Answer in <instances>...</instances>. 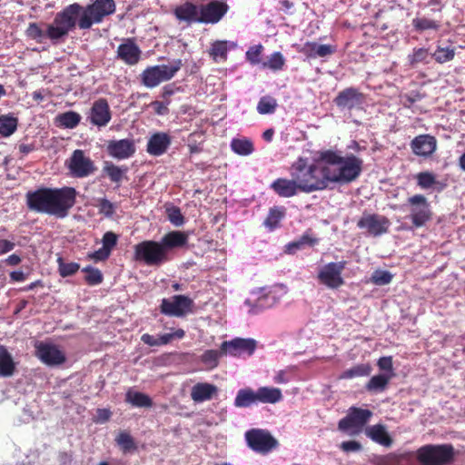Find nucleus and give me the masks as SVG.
<instances>
[{"mask_svg":"<svg viewBox=\"0 0 465 465\" xmlns=\"http://www.w3.org/2000/svg\"><path fill=\"white\" fill-rule=\"evenodd\" d=\"M262 50L263 46L262 45L251 46L246 52V59L253 65L261 64Z\"/></svg>","mask_w":465,"mask_h":465,"instance_id":"53","label":"nucleus"},{"mask_svg":"<svg viewBox=\"0 0 465 465\" xmlns=\"http://www.w3.org/2000/svg\"><path fill=\"white\" fill-rule=\"evenodd\" d=\"M285 65V58L281 52H274L270 55L267 61L262 63V68H268L272 71H281Z\"/></svg>","mask_w":465,"mask_h":465,"instance_id":"40","label":"nucleus"},{"mask_svg":"<svg viewBox=\"0 0 465 465\" xmlns=\"http://www.w3.org/2000/svg\"><path fill=\"white\" fill-rule=\"evenodd\" d=\"M56 123L64 128H75L81 121V115L74 111H68L56 116Z\"/></svg>","mask_w":465,"mask_h":465,"instance_id":"33","label":"nucleus"},{"mask_svg":"<svg viewBox=\"0 0 465 465\" xmlns=\"http://www.w3.org/2000/svg\"><path fill=\"white\" fill-rule=\"evenodd\" d=\"M430 54L427 48H414L412 53L408 55V62L411 67H415L418 64H428Z\"/></svg>","mask_w":465,"mask_h":465,"instance_id":"39","label":"nucleus"},{"mask_svg":"<svg viewBox=\"0 0 465 465\" xmlns=\"http://www.w3.org/2000/svg\"><path fill=\"white\" fill-rule=\"evenodd\" d=\"M340 449L344 452H357L361 450L362 446L357 440L342 441L340 445Z\"/></svg>","mask_w":465,"mask_h":465,"instance_id":"60","label":"nucleus"},{"mask_svg":"<svg viewBox=\"0 0 465 465\" xmlns=\"http://www.w3.org/2000/svg\"><path fill=\"white\" fill-rule=\"evenodd\" d=\"M142 50L136 45L134 38H126L119 45L116 51V57L125 64L133 66L141 60Z\"/></svg>","mask_w":465,"mask_h":465,"instance_id":"20","label":"nucleus"},{"mask_svg":"<svg viewBox=\"0 0 465 465\" xmlns=\"http://www.w3.org/2000/svg\"><path fill=\"white\" fill-rule=\"evenodd\" d=\"M67 167L70 173L76 178H84L95 171L94 162L84 155L83 150H74L68 160Z\"/></svg>","mask_w":465,"mask_h":465,"instance_id":"15","label":"nucleus"},{"mask_svg":"<svg viewBox=\"0 0 465 465\" xmlns=\"http://www.w3.org/2000/svg\"><path fill=\"white\" fill-rule=\"evenodd\" d=\"M231 148L233 153L246 156L254 151L253 143L247 138H234L231 142Z\"/></svg>","mask_w":465,"mask_h":465,"instance_id":"32","label":"nucleus"},{"mask_svg":"<svg viewBox=\"0 0 465 465\" xmlns=\"http://www.w3.org/2000/svg\"><path fill=\"white\" fill-rule=\"evenodd\" d=\"M126 401L135 407L150 408L153 406L152 399L148 395L139 391L127 392Z\"/></svg>","mask_w":465,"mask_h":465,"instance_id":"38","label":"nucleus"},{"mask_svg":"<svg viewBox=\"0 0 465 465\" xmlns=\"http://www.w3.org/2000/svg\"><path fill=\"white\" fill-rule=\"evenodd\" d=\"M181 59L174 60L171 64L149 66L141 74L142 84L147 88H153L163 82L171 80L182 68Z\"/></svg>","mask_w":465,"mask_h":465,"instance_id":"7","label":"nucleus"},{"mask_svg":"<svg viewBox=\"0 0 465 465\" xmlns=\"http://www.w3.org/2000/svg\"><path fill=\"white\" fill-rule=\"evenodd\" d=\"M346 265V261L325 264L318 272L317 278L319 282L330 289L340 288L344 284L341 274Z\"/></svg>","mask_w":465,"mask_h":465,"instance_id":"11","label":"nucleus"},{"mask_svg":"<svg viewBox=\"0 0 465 465\" xmlns=\"http://www.w3.org/2000/svg\"><path fill=\"white\" fill-rule=\"evenodd\" d=\"M365 434L372 441L384 446L390 447L392 444V439L388 433L386 427L382 424H375L365 429Z\"/></svg>","mask_w":465,"mask_h":465,"instance_id":"27","label":"nucleus"},{"mask_svg":"<svg viewBox=\"0 0 465 465\" xmlns=\"http://www.w3.org/2000/svg\"><path fill=\"white\" fill-rule=\"evenodd\" d=\"M25 35L28 38L35 40L38 43H42L44 38L46 37V30L44 31L40 25L35 23H30L25 30Z\"/></svg>","mask_w":465,"mask_h":465,"instance_id":"49","label":"nucleus"},{"mask_svg":"<svg viewBox=\"0 0 465 465\" xmlns=\"http://www.w3.org/2000/svg\"><path fill=\"white\" fill-rule=\"evenodd\" d=\"M256 345V341L253 339L235 338L229 341H223L221 345V351L223 353L233 357L251 356L253 354Z\"/></svg>","mask_w":465,"mask_h":465,"instance_id":"17","label":"nucleus"},{"mask_svg":"<svg viewBox=\"0 0 465 465\" xmlns=\"http://www.w3.org/2000/svg\"><path fill=\"white\" fill-rule=\"evenodd\" d=\"M193 301L184 295H174L172 299H163L161 312L175 317H183L193 311Z\"/></svg>","mask_w":465,"mask_h":465,"instance_id":"13","label":"nucleus"},{"mask_svg":"<svg viewBox=\"0 0 465 465\" xmlns=\"http://www.w3.org/2000/svg\"><path fill=\"white\" fill-rule=\"evenodd\" d=\"M257 401L261 403L274 404L282 399V391L274 387H260L256 391Z\"/></svg>","mask_w":465,"mask_h":465,"instance_id":"29","label":"nucleus"},{"mask_svg":"<svg viewBox=\"0 0 465 465\" xmlns=\"http://www.w3.org/2000/svg\"><path fill=\"white\" fill-rule=\"evenodd\" d=\"M83 272L86 273L84 281L88 285L94 286L103 282L104 276L99 269L87 266L83 269Z\"/></svg>","mask_w":465,"mask_h":465,"instance_id":"48","label":"nucleus"},{"mask_svg":"<svg viewBox=\"0 0 465 465\" xmlns=\"http://www.w3.org/2000/svg\"><path fill=\"white\" fill-rule=\"evenodd\" d=\"M185 331L183 329H177L172 333H164L158 337L159 346L170 343L174 338L183 339Z\"/></svg>","mask_w":465,"mask_h":465,"instance_id":"58","label":"nucleus"},{"mask_svg":"<svg viewBox=\"0 0 465 465\" xmlns=\"http://www.w3.org/2000/svg\"><path fill=\"white\" fill-rule=\"evenodd\" d=\"M134 259L148 266H161L170 261L169 254L164 252L161 242L146 240L134 246Z\"/></svg>","mask_w":465,"mask_h":465,"instance_id":"6","label":"nucleus"},{"mask_svg":"<svg viewBox=\"0 0 465 465\" xmlns=\"http://www.w3.org/2000/svg\"><path fill=\"white\" fill-rule=\"evenodd\" d=\"M221 354H223L222 351L207 350L202 355V361L209 365L211 368H214L218 365Z\"/></svg>","mask_w":465,"mask_h":465,"instance_id":"52","label":"nucleus"},{"mask_svg":"<svg viewBox=\"0 0 465 465\" xmlns=\"http://www.w3.org/2000/svg\"><path fill=\"white\" fill-rule=\"evenodd\" d=\"M318 44L315 42H306L302 48V53L311 58L318 57L317 52Z\"/></svg>","mask_w":465,"mask_h":465,"instance_id":"62","label":"nucleus"},{"mask_svg":"<svg viewBox=\"0 0 465 465\" xmlns=\"http://www.w3.org/2000/svg\"><path fill=\"white\" fill-rule=\"evenodd\" d=\"M76 196L77 192L74 187L41 186L25 193V203L32 212L64 218L75 204Z\"/></svg>","mask_w":465,"mask_h":465,"instance_id":"2","label":"nucleus"},{"mask_svg":"<svg viewBox=\"0 0 465 465\" xmlns=\"http://www.w3.org/2000/svg\"><path fill=\"white\" fill-rule=\"evenodd\" d=\"M270 188L282 198H291L302 193L296 177L277 178L271 183Z\"/></svg>","mask_w":465,"mask_h":465,"instance_id":"23","label":"nucleus"},{"mask_svg":"<svg viewBox=\"0 0 465 465\" xmlns=\"http://www.w3.org/2000/svg\"><path fill=\"white\" fill-rule=\"evenodd\" d=\"M15 370V364L11 354L4 345H0V376L10 377Z\"/></svg>","mask_w":465,"mask_h":465,"instance_id":"31","label":"nucleus"},{"mask_svg":"<svg viewBox=\"0 0 465 465\" xmlns=\"http://www.w3.org/2000/svg\"><path fill=\"white\" fill-rule=\"evenodd\" d=\"M18 125V119L12 114L0 115V134L8 137L13 134Z\"/></svg>","mask_w":465,"mask_h":465,"instance_id":"34","label":"nucleus"},{"mask_svg":"<svg viewBox=\"0 0 465 465\" xmlns=\"http://www.w3.org/2000/svg\"><path fill=\"white\" fill-rule=\"evenodd\" d=\"M257 402L256 391L251 388L239 390L234 399V406L237 408H248Z\"/></svg>","mask_w":465,"mask_h":465,"instance_id":"30","label":"nucleus"},{"mask_svg":"<svg viewBox=\"0 0 465 465\" xmlns=\"http://www.w3.org/2000/svg\"><path fill=\"white\" fill-rule=\"evenodd\" d=\"M217 392V387L211 383L199 382L191 391V398L195 402L209 401Z\"/></svg>","mask_w":465,"mask_h":465,"instance_id":"28","label":"nucleus"},{"mask_svg":"<svg viewBox=\"0 0 465 465\" xmlns=\"http://www.w3.org/2000/svg\"><path fill=\"white\" fill-rule=\"evenodd\" d=\"M244 437L249 448L262 455L272 452L279 446L278 440L267 430L251 429L245 432Z\"/></svg>","mask_w":465,"mask_h":465,"instance_id":"8","label":"nucleus"},{"mask_svg":"<svg viewBox=\"0 0 465 465\" xmlns=\"http://www.w3.org/2000/svg\"><path fill=\"white\" fill-rule=\"evenodd\" d=\"M98 208L99 213L104 214L106 217H112L114 213V204L105 198L99 200Z\"/></svg>","mask_w":465,"mask_h":465,"instance_id":"59","label":"nucleus"},{"mask_svg":"<svg viewBox=\"0 0 465 465\" xmlns=\"http://www.w3.org/2000/svg\"><path fill=\"white\" fill-rule=\"evenodd\" d=\"M277 101L271 96H263L257 104V111L261 114H273L277 108Z\"/></svg>","mask_w":465,"mask_h":465,"instance_id":"45","label":"nucleus"},{"mask_svg":"<svg viewBox=\"0 0 465 465\" xmlns=\"http://www.w3.org/2000/svg\"><path fill=\"white\" fill-rule=\"evenodd\" d=\"M115 441L124 453L134 451L137 449L134 438L128 432H120Z\"/></svg>","mask_w":465,"mask_h":465,"instance_id":"42","label":"nucleus"},{"mask_svg":"<svg viewBox=\"0 0 465 465\" xmlns=\"http://www.w3.org/2000/svg\"><path fill=\"white\" fill-rule=\"evenodd\" d=\"M172 143L171 137L166 133H155L148 140L146 151L153 156H160L166 153Z\"/></svg>","mask_w":465,"mask_h":465,"instance_id":"24","label":"nucleus"},{"mask_svg":"<svg viewBox=\"0 0 465 465\" xmlns=\"http://www.w3.org/2000/svg\"><path fill=\"white\" fill-rule=\"evenodd\" d=\"M58 272L62 277H68L75 274L80 265L77 262H65L62 257L57 258Z\"/></svg>","mask_w":465,"mask_h":465,"instance_id":"46","label":"nucleus"},{"mask_svg":"<svg viewBox=\"0 0 465 465\" xmlns=\"http://www.w3.org/2000/svg\"><path fill=\"white\" fill-rule=\"evenodd\" d=\"M410 207V218L415 228L424 226L432 218V211L423 194H415L407 199Z\"/></svg>","mask_w":465,"mask_h":465,"instance_id":"9","label":"nucleus"},{"mask_svg":"<svg viewBox=\"0 0 465 465\" xmlns=\"http://www.w3.org/2000/svg\"><path fill=\"white\" fill-rule=\"evenodd\" d=\"M136 151L134 139L111 140L107 143V153L110 156L124 160L132 157Z\"/></svg>","mask_w":465,"mask_h":465,"instance_id":"21","label":"nucleus"},{"mask_svg":"<svg viewBox=\"0 0 465 465\" xmlns=\"http://www.w3.org/2000/svg\"><path fill=\"white\" fill-rule=\"evenodd\" d=\"M391 226L390 220L378 213H366L357 222V227L365 230L368 234L378 237L389 232Z\"/></svg>","mask_w":465,"mask_h":465,"instance_id":"12","label":"nucleus"},{"mask_svg":"<svg viewBox=\"0 0 465 465\" xmlns=\"http://www.w3.org/2000/svg\"><path fill=\"white\" fill-rule=\"evenodd\" d=\"M115 12L114 0H94V3L83 6L82 15L78 21L81 30L90 29L94 24L101 23L104 18Z\"/></svg>","mask_w":465,"mask_h":465,"instance_id":"5","label":"nucleus"},{"mask_svg":"<svg viewBox=\"0 0 465 465\" xmlns=\"http://www.w3.org/2000/svg\"><path fill=\"white\" fill-rule=\"evenodd\" d=\"M318 57H325L333 54L336 52V46L331 45H318Z\"/></svg>","mask_w":465,"mask_h":465,"instance_id":"63","label":"nucleus"},{"mask_svg":"<svg viewBox=\"0 0 465 465\" xmlns=\"http://www.w3.org/2000/svg\"><path fill=\"white\" fill-rule=\"evenodd\" d=\"M363 94L354 87H348L341 91L333 102L341 109L352 110L363 103Z\"/></svg>","mask_w":465,"mask_h":465,"instance_id":"22","label":"nucleus"},{"mask_svg":"<svg viewBox=\"0 0 465 465\" xmlns=\"http://www.w3.org/2000/svg\"><path fill=\"white\" fill-rule=\"evenodd\" d=\"M413 455L411 452L396 454V465H412Z\"/></svg>","mask_w":465,"mask_h":465,"instance_id":"64","label":"nucleus"},{"mask_svg":"<svg viewBox=\"0 0 465 465\" xmlns=\"http://www.w3.org/2000/svg\"><path fill=\"white\" fill-rule=\"evenodd\" d=\"M112 119L109 104L105 98L94 101L90 108L87 120L98 128L106 126Z\"/></svg>","mask_w":465,"mask_h":465,"instance_id":"18","label":"nucleus"},{"mask_svg":"<svg viewBox=\"0 0 465 465\" xmlns=\"http://www.w3.org/2000/svg\"><path fill=\"white\" fill-rule=\"evenodd\" d=\"M416 460L420 465H449L455 458L451 444H427L416 450Z\"/></svg>","mask_w":465,"mask_h":465,"instance_id":"4","label":"nucleus"},{"mask_svg":"<svg viewBox=\"0 0 465 465\" xmlns=\"http://www.w3.org/2000/svg\"><path fill=\"white\" fill-rule=\"evenodd\" d=\"M118 241V235L113 232H106L102 239L103 247L107 250L110 253L115 247Z\"/></svg>","mask_w":465,"mask_h":465,"instance_id":"57","label":"nucleus"},{"mask_svg":"<svg viewBox=\"0 0 465 465\" xmlns=\"http://www.w3.org/2000/svg\"><path fill=\"white\" fill-rule=\"evenodd\" d=\"M204 143V133L202 131L193 132L188 137V148L191 154L199 153L203 151Z\"/></svg>","mask_w":465,"mask_h":465,"instance_id":"41","label":"nucleus"},{"mask_svg":"<svg viewBox=\"0 0 465 465\" xmlns=\"http://www.w3.org/2000/svg\"><path fill=\"white\" fill-rule=\"evenodd\" d=\"M363 169V160L353 153L341 155L326 150L319 159L309 163L307 158L299 157L291 166V176L296 177L302 193L323 191L330 183L348 184L357 180Z\"/></svg>","mask_w":465,"mask_h":465,"instance_id":"1","label":"nucleus"},{"mask_svg":"<svg viewBox=\"0 0 465 465\" xmlns=\"http://www.w3.org/2000/svg\"><path fill=\"white\" fill-rule=\"evenodd\" d=\"M416 178L417 183L421 189H430L436 183L435 175L430 172L419 173Z\"/></svg>","mask_w":465,"mask_h":465,"instance_id":"50","label":"nucleus"},{"mask_svg":"<svg viewBox=\"0 0 465 465\" xmlns=\"http://www.w3.org/2000/svg\"><path fill=\"white\" fill-rule=\"evenodd\" d=\"M169 221L175 226H181L184 223V217L177 206H172L166 210Z\"/></svg>","mask_w":465,"mask_h":465,"instance_id":"55","label":"nucleus"},{"mask_svg":"<svg viewBox=\"0 0 465 465\" xmlns=\"http://www.w3.org/2000/svg\"><path fill=\"white\" fill-rule=\"evenodd\" d=\"M35 355L48 366L60 365L66 361L64 353L56 345L43 341L35 344Z\"/></svg>","mask_w":465,"mask_h":465,"instance_id":"16","label":"nucleus"},{"mask_svg":"<svg viewBox=\"0 0 465 465\" xmlns=\"http://www.w3.org/2000/svg\"><path fill=\"white\" fill-rule=\"evenodd\" d=\"M412 153L423 158H430L437 150V139L430 134H419L411 143Z\"/></svg>","mask_w":465,"mask_h":465,"instance_id":"19","label":"nucleus"},{"mask_svg":"<svg viewBox=\"0 0 465 465\" xmlns=\"http://www.w3.org/2000/svg\"><path fill=\"white\" fill-rule=\"evenodd\" d=\"M371 280L377 285H385L391 282L392 275L388 271H376Z\"/></svg>","mask_w":465,"mask_h":465,"instance_id":"56","label":"nucleus"},{"mask_svg":"<svg viewBox=\"0 0 465 465\" xmlns=\"http://www.w3.org/2000/svg\"><path fill=\"white\" fill-rule=\"evenodd\" d=\"M103 172L109 177L111 182L119 183L127 172V167H119L111 162H105Z\"/></svg>","mask_w":465,"mask_h":465,"instance_id":"35","label":"nucleus"},{"mask_svg":"<svg viewBox=\"0 0 465 465\" xmlns=\"http://www.w3.org/2000/svg\"><path fill=\"white\" fill-rule=\"evenodd\" d=\"M275 297L271 293H267L259 297L252 307V311L257 312L259 310L272 307L275 303Z\"/></svg>","mask_w":465,"mask_h":465,"instance_id":"54","label":"nucleus"},{"mask_svg":"<svg viewBox=\"0 0 465 465\" xmlns=\"http://www.w3.org/2000/svg\"><path fill=\"white\" fill-rule=\"evenodd\" d=\"M228 46L226 41H215L212 44L209 51L210 55L214 61L218 58L225 60L227 58Z\"/></svg>","mask_w":465,"mask_h":465,"instance_id":"47","label":"nucleus"},{"mask_svg":"<svg viewBox=\"0 0 465 465\" xmlns=\"http://www.w3.org/2000/svg\"><path fill=\"white\" fill-rule=\"evenodd\" d=\"M391 377L384 374H378L370 379L366 384L369 391H382L389 383Z\"/></svg>","mask_w":465,"mask_h":465,"instance_id":"43","label":"nucleus"},{"mask_svg":"<svg viewBox=\"0 0 465 465\" xmlns=\"http://www.w3.org/2000/svg\"><path fill=\"white\" fill-rule=\"evenodd\" d=\"M173 14L179 21L188 24L199 23V6L192 2H185L176 6Z\"/></svg>","mask_w":465,"mask_h":465,"instance_id":"26","label":"nucleus"},{"mask_svg":"<svg viewBox=\"0 0 465 465\" xmlns=\"http://www.w3.org/2000/svg\"><path fill=\"white\" fill-rule=\"evenodd\" d=\"M371 366L369 363L357 364L351 369L344 371L340 378L341 379H353L355 377H363L370 375Z\"/></svg>","mask_w":465,"mask_h":465,"instance_id":"37","label":"nucleus"},{"mask_svg":"<svg viewBox=\"0 0 465 465\" xmlns=\"http://www.w3.org/2000/svg\"><path fill=\"white\" fill-rule=\"evenodd\" d=\"M374 465H396V453L378 456L373 461Z\"/></svg>","mask_w":465,"mask_h":465,"instance_id":"61","label":"nucleus"},{"mask_svg":"<svg viewBox=\"0 0 465 465\" xmlns=\"http://www.w3.org/2000/svg\"><path fill=\"white\" fill-rule=\"evenodd\" d=\"M229 10L223 1L212 0L199 6V23L214 25L219 23Z\"/></svg>","mask_w":465,"mask_h":465,"instance_id":"14","label":"nucleus"},{"mask_svg":"<svg viewBox=\"0 0 465 465\" xmlns=\"http://www.w3.org/2000/svg\"><path fill=\"white\" fill-rule=\"evenodd\" d=\"M455 51L453 48L446 47H438L437 51L431 54L434 57L436 62L440 64H443L449 62L454 58Z\"/></svg>","mask_w":465,"mask_h":465,"instance_id":"51","label":"nucleus"},{"mask_svg":"<svg viewBox=\"0 0 465 465\" xmlns=\"http://www.w3.org/2000/svg\"><path fill=\"white\" fill-rule=\"evenodd\" d=\"M160 242L164 249V252L169 254L171 250L181 248L187 244L188 234L182 231H172L164 234Z\"/></svg>","mask_w":465,"mask_h":465,"instance_id":"25","label":"nucleus"},{"mask_svg":"<svg viewBox=\"0 0 465 465\" xmlns=\"http://www.w3.org/2000/svg\"><path fill=\"white\" fill-rule=\"evenodd\" d=\"M82 11L83 5L74 3L56 13L53 22L46 25V37L54 45L64 42L69 33L78 26Z\"/></svg>","mask_w":465,"mask_h":465,"instance_id":"3","label":"nucleus"},{"mask_svg":"<svg viewBox=\"0 0 465 465\" xmlns=\"http://www.w3.org/2000/svg\"><path fill=\"white\" fill-rule=\"evenodd\" d=\"M372 415V411L368 409L351 407L347 415L340 420L338 429L342 431L353 430L351 434H357L367 424Z\"/></svg>","mask_w":465,"mask_h":465,"instance_id":"10","label":"nucleus"},{"mask_svg":"<svg viewBox=\"0 0 465 465\" xmlns=\"http://www.w3.org/2000/svg\"><path fill=\"white\" fill-rule=\"evenodd\" d=\"M285 215V210L282 207H273L269 210V213L264 221V225L271 231L276 229Z\"/></svg>","mask_w":465,"mask_h":465,"instance_id":"36","label":"nucleus"},{"mask_svg":"<svg viewBox=\"0 0 465 465\" xmlns=\"http://www.w3.org/2000/svg\"><path fill=\"white\" fill-rule=\"evenodd\" d=\"M412 25L418 32L426 30H439L440 25L438 21L426 17H416L412 20Z\"/></svg>","mask_w":465,"mask_h":465,"instance_id":"44","label":"nucleus"}]
</instances>
